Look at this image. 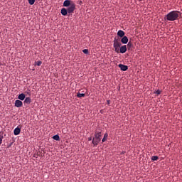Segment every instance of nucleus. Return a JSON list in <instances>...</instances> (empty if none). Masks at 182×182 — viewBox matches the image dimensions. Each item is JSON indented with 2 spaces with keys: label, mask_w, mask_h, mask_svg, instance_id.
<instances>
[{
  "label": "nucleus",
  "mask_w": 182,
  "mask_h": 182,
  "mask_svg": "<svg viewBox=\"0 0 182 182\" xmlns=\"http://www.w3.org/2000/svg\"><path fill=\"white\" fill-rule=\"evenodd\" d=\"M68 9L66 8L61 9V15L65 16L68 15Z\"/></svg>",
  "instance_id": "obj_10"
},
{
  "label": "nucleus",
  "mask_w": 182,
  "mask_h": 182,
  "mask_svg": "<svg viewBox=\"0 0 182 182\" xmlns=\"http://www.w3.org/2000/svg\"><path fill=\"white\" fill-rule=\"evenodd\" d=\"M129 42V38L128 37H127V36H124L122 38H121V43L122 44H127Z\"/></svg>",
  "instance_id": "obj_8"
},
{
  "label": "nucleus",
  "mask_w": 182,
  "mask_h": 182,
  "mask_svg": "<svg viewBox=\"0 0 182 182\" xmlns=\"http://www.w3.org/2000/svg\"><path fill=\"white\" fill-rule=\"evenodd\" d=\"M72 1L70 0H65L64 3H63V6L69 7L72 5Z\"/></svg>",
  "instance_id": "obj_7"
},
{
  "label": "nucleus",
  "mask_w": 182,
  "mask_h": 182,
  "mask_svg": "<svg viewBox=\"0 0 182 182\" xmlns=\"http://www.w3.org/2000/svg\"><path fill=\"white\" fill-rule=\"evenodd\" d=\"M87 139H88L89 141H90L92 140V136H90V137H89Z\"/></svg>",
  "instance_id": "obj_25"
},
{
  "label": "nucleus",
  "mask_w": 182,
  "mask_h": 182,
  "mask_svg": "<svg viewBox=\"0 0 182 182\" xmlns=\"http://www.w3.org/2000/svg\"><path fill=\"white\" fill-rule=\"evenodd\" d=\"M36 64L37 65V66H41L42 65V61H37Z\"/></svg>",
  "instance_id": "obj_24"
},
{
  "label": "nucleus",
  "mask_w": 182,
  "mask_h": 182,
  "mask_svg": "<svg viewBox=\"0 0 182 182\" xmlns=\"http://www.w3.org/2000/svg\"><path fill=\"white\" fill-rule=\"evenodd\" d=\"M12 144H13V143H11L8 147L9 148L11 147L12 146Z\"/></svg>",
  "instance_id": "obj_28"
},
{
  "label": "nucleus",
  "mask_w": 182,
  "mask_h": 182,
  "mask_svg": "<svg viewBox=\"0 0 182 182\" xmlns=\"http://www.w3.org/2000/svg\"><path fill=\"white\" fill-rule=\"evenodd\" d=\"M154 93L157 95H159L161 94V91L160 90H158L157 91H155Z\"/></svg>",
  "instance_id": "obj_22"
},
{
  "label": "nucleus",
  "mask_w": 182,
  "mask_h": 182,
  "mask_svg": "<svg viewBox=\"0 0 182 182\" xmlns=\"http://www.w3.org/2000/svg\"><path fill=\"white\" fill-rule=\"evenodd\" d=\"M125 153H126V151H122L120 153V155L124 154Z\"/></svg>",
  "instance_id": "obj_26"
},
{
  "label": "nucleus",
  "mask_w": 182,
  "mask_h": 182,
  "mask_svg": "<svg viewBox=\"0 0 182 182\" xmlns=\"http://www.w3.org/2000/svg\"><path fill=\"white\" fill-rule=\"evenodd\" d=\"M53 139H54V140H55V141H60V136L58 134L54 135V136H53Z\"/></svg>",
  "instance_id": "obj_16"
},
{
  "label": "nucleus",
  "mask_w": 182,
  "mask_h": 182,
  "mask_svg": "<svg viewBox=\"0 0 182 182\" xmlns=\"http://www.w3.org/2000/svg\"><path fill=\"white\" fill-rule=\"evenodd\" d=\"M122 46L120 41H119L117 38H114L113 41V48L114 49V52L119 53V48Z\"/></svg>",
  "instance_id": "obj_3"
},
{
  "label": "nucleus",
  "mask_w": 182,
  "mask_h": 182,
  "mask_svg": "<svg viewBox=\"0 0 182 182\" xmlns=\"http://www.w3.org/2000/svg\"><path fill=\"white\" fill-rule=\"evenodd\" d=\"M23 106V102L21 100H16L15 102V107H21Z\"/></svg>",
  "instance_id": "obj_11"
},
{
  "label": "nucleus",
  "mask_w": 182,
  "mask_h": 182,
  "mask_svg": "<svg viewBox=\"0 0 182 182\" xmlns=\"http://www.w3.org/2000/svg\"><path fill=\"white\" fill-rule=\"evenodd\" d=\"M35 1H36V0H28V3L30 5H33Z\"/></svg>",
  "instance_id": "obj_23"
},
{
  "label": "nucleus",
  "mask_w": 182,
  "mask_h": 182,
  "mask_svg": "<svg viewBox=\"0 0 182 182\" xmlns=\"http://www.w3.org/2000/svg\"><path fill=\"white\" fill-rule=\"evenodd\" d=\"M14 135H16V136L20 134V133H21V129L18 128V127L16 128V129H14Z\"/></svg>",
  "instance_id": "obj_12"
},
{
  "label": "nucleus",
  "mask_w": 182,
  "mask_h": 182,
  "mask_svg": "<svg viewBox=\"0 0 182 182\" xmlns=\"http://www.w3.org/2000/svg\"><path fill=\"white\" fill-rule=\"evenodd\" d=\"M85 97V94H80V93L77 94V97L78 98H82Z\"/></svg>",
  "instance_id": "obj_18"
},
{
  "label": "nucleus",
  "mask_w": 182,
  "mask_h": 182,
  "mask_svg": "<svg viewBox=\"0 0 182 182\" xmlns=\"http://www.w3.org/2000/svg\"><path fill=\"white\" fill-rule=\"evenodd\" d=\"M117 36L120 38H122L125 35V32L122 30H119L117 33Z\"/></svg>",
  "instance_id": "obj_9"
},
{
  "label": "nucleus",
  "mask_w": 182,
  "mask_h": 182,
  "mask_svg": "<svg viewBox=\"0 0 182 182\" xmlns=\"http://www.w3.org/2000/svg\"><path fill=\"white\" fill-rule=\"evenodd\" d=\"M159 156H152L151 158V161H157V160H159Z\"/></svg>",
  "instance_id": "obj_17"
},
{
  "label": "nucleus",
  "mask_w": 182,
  "mask_h": 182,
  "mask_svg": "<svg viewBox=\"0 0 182 182\" xmlns=\"http://www.w3.org/2000/svg\"><path fill=\"white\" fill-rule=\"evenodd\" d=\"M82 53H84V54H85V55H88L89 54V50L85 48V50H82Z\"/></svg>",
  "instance_id": "obj_21"
},
{
  "label": "nucleus",
  "mask_w": 182,
  "mask_h": 182,
  "mask_svg": "<svg viewBox=\"0 0 182 182\" xmlns=\"http://www.w3.org/2000/svg\"><path fill=\"white\" fill-rule=\"evenodd\" d=\"M127 51V46H122L120 48H119V53L124 54Z\"/></svg>",
  "instance_id": "obj_5"
},
{
  "label": "nucleus",
  "mask_w": 182,
  "mask_h": 182,
  "mask_svg": "<svg viewBox=\"0 0 182 182\" xmlns=\"http://www.w3.org/2000/svg\"><path fill=\"white\" fill-rule=\"evenodd\" d=\"M31 103V99L30 97L25 98L24 104L29 105Z\"/></svg>",
  "instance_id": "obj_14"
},
{
  "label": "nucleus",
  "mask_w": 182,
  "mask_h": 182,
  "mask_svg": "<svg viewBox=\"0 0 182 182\" xmlns=\"http://www.w3.org/2000/svg\"><path fill=\"white\" fill-rule=\"evenodd\" d=\"M20 100L23 101L26 99V95L22 93L21 95H18V97Z\"/></svg>",
  "instance_id": "obj_13"
},
{
  "label": "nucleus",
  "mask_w": 182,
  "mask_h": 182,
  "mask_svg": "<svg viewBox=\"0 0 182 182\" xmlns=\"http://www.w3.org/2000/svg\"><path fill=\"white\" fill-rule=\"evenodd\" d=\"M127 46L129 48L128 49L129 50L132 47V43L131 41H129Z\"/></svg>",
  "instance_id": "obj_20"
},
{
  "label": "nucleus",
  "mask_w": 182,
  "mask_h": 182,
  "mask_svg": "<svg viewBox=\"0 0 182 182\" xmlns=\"http://www.w3.org/2000/svg\"><path fill=\"white\" fill-rule=\"evenodd\" d=\"M179 14H181V11H170L166 16L167 21H174L177 20L178 18L179 17Z\"/></svg>",
  "instance_id": "obj_1"
},
{
  "label": "nucleus",
  "mask_w": 182,
  "mask_h": 182,
  "mask_svg": "<svg viewBox=\"0 0 182 182\" xmlns=\"http://www.w3.org/2000/svg\"><path fill=\"white\" fill-rule=\"evenodd\" d=\"M107 138H108V134L105 133L104 134L103 139H102V143L105 142L107 141Z\"/></svg>",
  "instance_id": "obj_15"
},
{
  "label": "nucleus",
  "mask_w": 182,
  "mask_h": 182,
  "mask_svg": "<svg viewBox=\"0 0 182 182\" xmlns=\"http://www.w3.org/2000/svg\"><path fill=\"white\" fill-rule=\"evenodd\" d=\"M75 9H76V4L73 2H71V6H69L68 8H67V11L68 14L74 13Z\"/></svg>",
  "instance_id": "obj_4"
},
{
  "label": "nucleus",
  "mask_w": 182,
  "mask_h": 182,
  "mask_svg": "<svg viewBox=\"0 0 182 182\" xmlns=\"http://www.w3.org/2000/svg\"><path fill=\"white\" fill-rule=\"evenodd\" d=\"M118 68H119L122 71H127L129 69L128 65H124V64H118Z\"/></svg>",
  "instance_id": "obj_6"
},
{
  "label": "nucleus",
  "mask_w": 182,
  "mask_h": 182,
  "mask_svg": "<svg viewBox=\"0 0 182 182\" xmlns=\"http://www.w3.org/2000/svg\"><path fill=\"white\" fill-rule=\"evenodd\" d=\"M102 136V134L101 132H95V137L92 138V144L93 146H97L101 141V137Z\"/></svg>",
  "instance_id": "obj_2"
},
{
  "label": "nucleus",
  "mask_w": 182,
  "mask_h": 182,
  "mask_svg": "<svg viewBox=\"0 0 182 182\" xmlns=\"http://www.w3.org/2000/svg\"><path fill=\"white\" fill-rule=\"evenodd\" d=\"M107 105H109V104H110V101H109V100H107Z\"/></svg>",
  "instance_id": "obj_27"
},
{
  "label": "nucleus",
  "mask_w": 182,
  "mask_h": 182,
  "mask_svg": "<svg viewBox=\"0 0 182 182\" xmlns=\"http://www.w3.org/2000/svg\"><path fill=\"white\" fill-rule=\"evenodd\" d=\"M3 139H4V135H3V134H1V133L0 132V146L2 144Z\"/></svg>",
  "instance_id": "obj_19"
}]
</instances>
